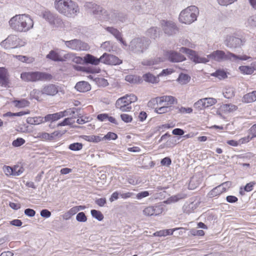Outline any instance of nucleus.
Returning <instances> with one entry per match:
<instances>
[{
    "mask_svg": "<svg viewBox=\"0 0 256 256\" xmlns=\"http://www.w3.org/2000/svg\"><path fill=\"white\" fill-rule=\"evenodd\" d=\"M208 58L218 62L230 61L238 62L240 60H246L251 58L250 56L246 55L238 56L229 51L216 50L207 56Z\"/></svg>",
    "mask_w": 256,
    "mask_h": 256,
    "instance_id": "f257e3e1",
    "label": "nucleus"
},
{
    "mask_svg": "<svg viewBox=\"0 0 256 256\" xmlns=\"http://www.w3.org/2000/svg\"><path fill=\"white\" fill-rule=\"evenodd\" d=\"M10 28L15 31L26 32L33 27L34 22L28 15H16L9 21Z\"/></svg>",
    "mask_w": 256,
    "mask_h": 256,
    "instance_id": "f03ea898",
    "label": "nucleus"
},
{
    "mask_svg": "<svg viewBox=\"0 0 256 256\" xmlns=\"http://www.w3.org/2000/svg\"><path fill=\"white\" fill-rule=\"evenodd\" d=\"M54 5L58 12L67 17H74L79 12L78 5L72 0H56Z\"/></svg>",
    "mask_w": 256,
    "mask_h": 256,
    "instance_id": "7ed1b4c3",
    "label": "nucleus"
},
{
    "mask_svg": "<svg viewBox=\"0 0 256 256\" xmlns=\"http://www.w3.org/2000/svg\"><path fill=\"white\" fill-rule=\"evenodd\" d=\"M150 43V40L144 36L134 38L128 44V51L131 54L140 56L148 48Z\"/></svg>",
    "mask_w": 256,
    "mask_h": 256,
    "instance_id": "20e7f679",
    "label": "nucleus"
},
{
    "mask_svg": "<svg viewBox=\"0 0 256 256\" xmlns=\"http://www.w3.org/2000/svg\"><path fill=\"white\" fill-rule=\"evenodd\" d=\"M198 14V8L195 6H190L180 12L178 19L182 23L190 24L197 20Z\"/></svg>",
    "mask_w": 256,
    "mask_h": 256,
    "instance_id": "39448f33",
    "label": "nucleus"
},
{
    "mask_svg": "<svg viewBox=\"0 0 256 256\" xmlns=\"http://www.w3.org/2000/svg\"><path fill=\"white\" fill-rule=\"evenodd\" d=\"M21 78L27 82L37 81H50L52 78L51 74L41 72H23L20 74Z\"/></svg>",
    "mask_w": 256,
    "mask_h": 256,
    "instance_id": "423d86ee",
    "label": "nucleus"
},
{
    "mask_svg": "<svg viewBox=\"0 0 256 256\" xmlns=\"http://www.w3.org/2000/svg\"><path fill=\"white\" fill-rule=\"evenodd\" d=\"M235 32V30L232 28H226L224 30V44L228 48H236L242 45V40L234 36Z\"/></svg>",
    "mask_w": 256,
    "mask_h": 256,
    "instance_id": "0eeeda50",
    "label": "nucleus"
},
{
    "mask_svg": "<svg viewBox=\"0 0 256 256\" xmlns=\"http://www.w3.org/2000/svg\"><path fill=\"white\" fill-rule=\"evenodd\" d=\"M105 19L114 24H120L126 22L127 16L126 14L118 10H110L108 11Z\"/></svg>",
    "mask_w": 256,
    "mask_h": 256,
    "instance_id": "6e6552de",
    "label": "nucleus"
},
{
    "mask_svg": "<svg viewBox=\"0 0 256 256\" xmlns=\"http://www.w3.org/2000/svg\"><path fill=\"white\" fill-rule=\"evenodd\" d=\"M24 42L17 36L12 34L2 41L0 45L6 49L15 48L24 46Z\"/></svg>",
    "mask_w": 256,
    "mask_h": 256,
    "instance_id": "1a4fd4ad",
    "label": "nucleus"
},
{
    "mask_svg": "<svg viewBox=\"0 0 256 256\" xmlns=\"http://www.w3.org/2000/svg\"><path fill=\"white\" fill-rule=\"evenodd\" d=\"M62 42L65 46L72 50L76 51L87 50L90 48L88 44L78 39H74L70 40H64Z\"/></svg>",
    "mask_w": 256,
    "mask_h": 256,
    "instance_id": "9d476101",
    "label": "nucleus"
},
{
    "mask_svg": "<svg viewBox=\"0 0 256 256\" xmlns=\"http://www.w3.org/2000/svg\"><path fill=\"white\" fill-rule=\"evenodd\" d=\"M160 24L164 33L168 36L176 34L179 31L178 28L172 21L162 20Z\"/></svg>",
    "mask_w": 256,
    "mask_h": 256,
    "instance_id": "9b49d317",
    "label": "nucleus"
},
{
    "mask_svg": "<svg viewBox=\"0 0 256 256\" xmlns=\"http://www.w3.org/2000/svg\"><path fill=\"white\" fill-rule=\"evenodd\" d=\"M128 94L118 98L115 104L116 108L122 112H129L132 109L130 102L128 100Z\"/></svg>",
    "mask_w": 256,
    "mask_h": 256,
    "instance_id": "f8f14e48",
    "label": "nucleus"
},
{
    "mask_svg": "<svg viewBox=\"0 0 256 256\" xmlns=\"http://www.w3.org/2000/svg\"><path fill=\"white\" fill-rule=\"evenodd\" d=\"M100 60L101 62L110 65H118L122 62L117 56L106 52L100 56Z\"/></svg>",
    "mask_w": 256,
    "mask_h": 256,
    "instance_id": "ddd939ff",
    "label": "nucleus"
},
{
    "mask_svg": "<svg viewBox=\"0 0 256 256\" xmlns=\"http://www.w3.org/2000/svg\"><path fill=\"white\" fill-rule=\"evenodd\" d=\"M162 62L160 58H154L149 59H144L142 62V64L148 66L150 70H155L160 68V64Z\"/></svg>",
    "mask_w": 256,
    "mask_h": 256,
    "instance_id": "4468645a",
    "label": "nucleus"
},
{
    "mask_svg": "<svg viewBox=\"0 0 256 256\" xmlns=\"http://www.w3.org/2000/svg\"><path fill=\"white\" fill-rule=\"evenodd\" d=\"M163 207L158 205L146 207L143 210V214L146 216H157L162 213Z\"/></svg>",
    "mask_w": 256,
    "mask_h": 256,
    "instance_id": "2eb2a0df",
    "label": "nucleus"
},
{
    "mask_svg": "<svg viewBox=\"0 0 256 256\" xmlns=\"http://www.w3.org/2000/svg\"><path fill=\"white\" fill-rule=\"evenodd\" d=\"M166 56L172 62H181L186 60L184 56L179 52L173 50L166 52Z\"/></svg>",
    "mask_w": 256,
    "mask_h": 256,
    "instance_id": "dca6fc26",
    "label": "nucleus"
},
{
    "mask_svg": "<svg viewBox=\"0 0 256 256\" xmlns=\"http://www.w3.org/2000/svg\"><path fill=\"white\" fill-rule=\"evenodd\" d=\"M58 92V86L54 84L46 85L42 88L43 94L47 96H54Z\"/></svg>",
    "mask_w": 256,
    "mask_h": 256,
    "instance_id": "f3484780",
    "label": "nucleus"
},
{
    "mask_svg": "<svg viewBox=\"0 0 256 256\" xmlns=\"http://www.w3.org/2000/svg\"><path fill=\"white\" fill-rule=\"evenodd\" d=\"M229 182H225L214 188L208 194L210 198H213L219 196L222 193L226 191L225 185H228Z\"/></svg>",
    "mask_w": 256,
    "mask_h": 256,
    "instance_id": "a211bd4d",
    "label": "nucleus"
},
{
    "mask_svg": "<svg viewBox=\"0 0 256 256\" xmlns=\"http://www.w3.org/2000/svg\"><path fill=\"white\" fill-rule=\"evenodd\" d=\"M105 30L124 46H127L126 42L122 38L121 32L117 28L112 26H107L105 28Z\"/></svg>",
    "mask_w": 256,
    "mask_h": 256,
    "instance_id": "6ab92c4d",
    "label": "nucleus"
},
{
    "mask_svg": "<svg viewBox=\"0 0 256 256\" xmlns=\"http://www.w3.org/2000/svg\"><path fill=\"white\" fill-rule=\"evenodd\" d=\"M156 100L158 104L162 105L163 103H164L166 105L168 106L174 104L175 102H176V100L174 96H168L156 98Z\"/></svg>",
    "mask_w": 256,
    "mask_h": 256,
    "instance_id": "aec40b11",
    "label": "nucleus"
},
{
    "mask_svg": "<svg viewBox=\"0 0 256 256\" xmlns=\"http://www.w3.org/2000/svg\"><path fill=\"white\" fill-rule=\"evenodd\" d=\"M132 10L134 12L140 14L144 12V3L142 0H136L132 2Z\"/></svg>",
    "mask_w": 256,
    "mask_h": 256,
    "instance_id": "412c9836",
    "label": "nucleus"
},
{
    "mask_svg": "<svg viewBox=\"0 0 256 256\" xmlns=\"http://www.w3.org/2000/svg\"><path fill=\"white\" fill-rule=\"evenodd\" d=\"M84 62L86 64L97 66L101 62V60L100 57L97 58L90 54H86L84 58Z\"/></svg>",
    "mask_w": 256,
    "mask_h": 256,
    "instance_id": "4be33fe9",
    "label": "nucleus"
},
{
    "mask_svg": "<svg viewBox=\"0 0 256 256\" xmlns=\"http://www.w3.org/2000/svg\"><path fill=\"white\" fill-rule=\"evenodd\" d=\"M199 202H192L190 203H186L183 206V210L184 212L186 214H190L194 212V210H196L198 206L200 204Z\"/></svg>",
    "mask_w": 256,
    "mask_h": 256,
    "instance_id": "5701e85b",
    "label": "nucleus"
},
{
    "mask_svg": "<svg viewBox=\"0 0 256 256\" xmlns=\"http://www.w3.org/2000/svg\"><path fill=\"white\" fill-rule=\"evenodd\" d=\"M75 88L80 92H84L90 90L91 87L88 82L82 81L76 83Z\"/></svg>",
    "mask_w": 256,
    "mask_h": 256,
    "instance_id": "b1692460",
    "label": "nucleus"
},
{
    "mask_svg": "<svg viewBox=\"0 0 256 256\" xmlns=\"http://www.w3.org/2000/svg\"><path fill=\"white\" fill-rule=\"evenodd\" d=\"M180 51L188 54L190 58L194 62H195L198 55L195 51L184 47L181 48Z\"/></svg>",
    "mask_w": 256,
    "mask_h": 256,
    "instance_id": "393cba45",
    "label": "nucleus"
},
{
    "mask_svg": "<svg viewBox=\"0 0 256 256\" xmlns=\"http://www.w3.org/2000/svg\"><path fill=\"white\" fill-rule=\"evenodd\" d=\"M242 100L246 103H250L256 100V90L244 95Z\"/></svg>",
    "mask_w": 256,
    "mask_h": 256,
    "instance_id": "a878e982",
    "label": "nucleus"
},
{
    "mask_svg": "<svg viewBox=\"0 0 256 256\" xmlns=\"http://www.w3.org/2000/svg\"><path fill=\"white\" fill-rule=\"evenodd\" d=\"M94 8L91 12L95 15L102 16L105 19L108 10H104L102 7L97 4H96V6Z\"/></svg>",
    "mask_w": 256,
    "mask_h": 256,
    "instance_id": "bb28decb",
    "label": "nucleus"
},
{
    "mask_svg": "<svg viewBox=\"0 0 256 256\" xmlns=\"http://www.w3.org/2000/svg\"><path fill=\"white\" fill-rule=\"evenodd\" d=\"M142 78L144 81L150 83H156L158 82V78L156 77L150 72L144 74Z\"/></svg>",
    "mask_w": 256,
    "mask_h": 256,
    "instance_id": "cd10ccee",
    "label": "nucleus"
},
{
    "mask_svg": "<svg viewBox=\"0 0 256 256\" xmlns=\"http://www.w3.org/2000/svg\"><path fill=\"white\" fill-rule=\"evenodd\" d=\"M221 108L224 112H232L238 109V106L232 104H224Z\"/></svg>",
    "mask_w": 256,
    "mask_h": 256,
    "instance_id": "c85d7f7f",
    "label": "nucleus"
},
{
    "mask_svg": "<svg viewBox=\"0 0 256 256\" xmlns=\"http://www.w3.org/2000/svg\"><path fill=\"white\" fill-rule=\"evenodd\" d=\"M46 58L50 59L55 62H62L63 59L54 50L50 52L49 54L46 56Z\"/></svg>",
    "mask_w": 256,
    "mask_h": 256,
    "instance_id": "c756f323",
    "label": "nucleus"
},
{
    "mask_svg": "<svg viewBox=\"0 0 256 256\" xmlns=\"http://www.w3.org/2000/svg\"><path fill=\"white\" fill-rule=\"evenodd\" d=\"M190 80L189 75L181 73L178 78V82L182 84H186L188 83Z\"/></svg>",
    "mask_w": 256,
    "mask_h": 256,
    "instance_id": "7c9ffc66",
    "label": "nucleus"
},
{
    "mask_svg": "<svg viewBox=\"0 0 256 256\" xmlns=\"http://www.w3.org/2000/svg\"><path fill=\"white\" fill-rule=\"evenodd\" d=\"M41 15L50 24L56 14H52L48 10H45L42 12Z\"/></svg>",
    "mask_w": 256,
    "mask_h": 256,
    "instance_id": "2f4dec72",
    "label": "nucleus"
},
{
    "mask_svg": "<svg viewBox=\"0 0 256 256\" xmlns=\"http://www.w3.org/2000/svg\"><path fill=\"white\" fill-rule=\"evenodd\" d=\"M211 76L216 77L220 80L224 79L227 78L226 73L223 70H216L214 72L212 73Z\"/></svg>",
    "mask_w": 256,
    "mask_h": 256,
    "instance_id": "473e14b6",
    "label": "nucleus"
},
{
    "mask_svg": "<svg viewBox=\"0 0 256 256\" xmlns=\"http://www.w3.org/2000/svg\"><path fill=\"white\" fill-rule=\"evenodd\" d=\"M147 35L152 38L155 39L159 36L158 28L156 27H152L147 31Z\"/></svg>",
    "mask_w": 256,
    "mask_h": 256,
    "instance_id": "72a5a7b5",
    "label": "nucleus"
},
{
    "mask_svg": "<svg viewBox=\"0 0 256 256\" xmlns=\"http://www.w3.org/2000/svg\"><path fill=\"white\" fill-rule=\"evenodd\" d=\"M50 24L57 28L62 27L63 24V22L60 16L56 14L52 20V22L50 23Z\"/></svg>",
    "mask_w": 256,
    "mask_h": 256,
    "instance_id": "f704fd0d",
    "label": "nucleus"
},
{
    "mask_svg": "<svg viewBox=\"0 0 256 256\" xmlns=\"http://www.w3.org/2000/svg\"><path fill=\"white\" fill-rule=\"evenodd\" d=\"M194 107L198 110H202L206 108L205 100L202 98L194 104Z\"/></svg>",
    "mask_w": 256,
    "mask_h": 256,
    "instance_id": "c9c22d12",
    "label": "nucleus"
},
{
    "mask_svg": "<svg viewBox=\"0 0 256 256\" xmlns=\"http://www.w3.org/2000/svg\"><path fill=\"white\" fill-rule=\"evenodd\" d=\"M90 213L92 216L98 221H102L104 219V216L102 214L99 210H92Z\"/></svg>",
    "mask_w": 256,
    "mask_h": 256,
    "instance_id": "e433bc0d",
    "label": "nucleus"
},
{
    "mask_svg": "<svg viewBox=\"0 0 256 256\" xmlns=\"http://www.w3.org/2000/svg\"><path fill=\"white\" fill-rule=\"evenodd\" d=\"M239 70L244 74H250L254 72V68L252 66H240Z\"/></svg>",
    "mask_w": 256,
    "mask_h": 256,
    "instance_id": "4c0bfd02",
    "label": "nucleus"
},
{
    "mask_svg": "<svg viewBox=\"0 0 256 256\" xmlns=\"http://www.w3.org/2000/svg\"><path fill=\"white\" fill-rule=\"evenodd\" d=\"M162 106L158 108H156L155 111L158 114H164L170 110L171 106H168L165 104L161 105Z\"/></svg>",
    "mask_w": 256,
    "mask_h": 256,
    "instance_id": "58836bf2",
    "label": "nucleus"
},
{
    "mask_svg": "<svg viewBox=\"0 0 256 256\" xmlns=\"http://www.w3.org/2000/svg\"><path fill=\"white\" fill-rule=\"evenodd\" d=\"M68 111L64 110V112H58L54 113L52 114V121H56L57 120L60 118H62L65 116H68Z\"/></svg>",
    "mask_w": 256,
    "mask_h": 256,
    "instance_id": "ea45409f",
    "label": "nucleus"
},
{
    "mask_svg": "<svg viewBox=\"0 0 256 256\" xmlns=\"http://www.w3.org/2000/svg\"><path fill=\"white\" fill-rule=\"evenodd\" d=\"M223 94L224 97L226 98H232L234 96V88H226L223 92Z\"/></svg>",
    "mask_w": 256,
    "mask_h": 256,
    "instance_id": "a19ab883",
    "label": "nucleus"
},
{
    "mask_svg": "<svg viewBox=\"0 0 256 256\" xmlns=\"http://www.w3.org/2000/svg\"><path fill=\"white\" fill-rule=\"evenodd\" d=\"M15 106L18 108H24L28 106L29 102L25 100H15L14 101Z\"/></svg>",
    "mask_w": 256,
    "mask_h": 256,
    "instance_id": "79ce46f5",
    "label": "nucleus"
},
{
    "mask_svg": "<svg viewBox=\"0 0 256 256\" xmlns=\"http://www.w3.org/2000/svg\"><path fill=\"white\" fill-rule=\"evenodd\" d=\"M37 137L43 140H52L54 139V136H52L48 133L45 132L38 133Z\"/></svg>",
    "mask_w": 256,
    "mask_h": 256,
    "instance_id": "37998d69",
    "label": "nucleus"
},
{
    "mask_svg": "<svg viewBox=\"0 0 256 256\" xmlns=\"http://www.w3.org/2000/svg\"><path fill=\"white\" fill-rule=\"evenodd\" d=\"M76 214V212L75 210V208L74 207L72 208L68 211L64 213L63 216V218L66 220H68L70 218Z\"/></svg>",
    "mask_w": 256,
    "mask_h": 256,
    "instance_id": "c03bdc74",
    "label": "nucleus"
},
{
    "mask_svg": "<svg viewBox=\"0 0 256 256\" xmlns=\"http://www.w3.org/2000/svg\"><path fill=\"white\" fill-rule=\"evenodd\" d=\"M74 122L72 118H65L62 122L58 124V126H70Z\"/></svg>",
    "mask_w": 256,
    "mask_h": 256,
    "instance_id": "a18cd8bd",
    "label": "nucleus"
},
{
    "mask_svg": "<svg viewBox=\"0 0 256 256\" xmlns=\"http://www.w3.org/2000/svg\"><path fill=\"white\" fill-rule=\"evenodd\" d=\"M86 140L90 142H98L102 140V138L98 136L91 135L86 136Z\"/></svg>",
    "mask_w": 256,
    "mask_h": 256,
    "instance_id": "49530a36",
    "label": "nucleus"
},
{
    "mask_svg": "<svg viewBox=\"0 0 256 256\" xmlns=\"http://www.w3.org/2000/svg\"><path fill=\"white\" fill-rule=\"evenodd\" d=\"M13 173L12 176H18L20 175L24 171L23 167L19 166H14L12 167Z\"/></svg>",
    "mask_w": 256,
    "mask_h": 256,
    "instance_id": "de8ad7c7",
    "label": "nucleus"
},
{
    "mask_svg": "<svg viewBox=\"0 0 256 256\" xmlns=\"http://www.w3.org/2000/svg\"><path fill=\"white\" fill-rule=\"evenodd\" d=\"M83 144L80 142H74L69 145L70 150L73 151H78L82 149Z\"/></svg>",
    "mask_w": 256,
    "mask_h": 256,
    "instance_id": "09e8293b",
    "label": "nucleus"
},
{
    "mask_svg": "<svg viewBox=\"0 0 256 256\" xmlns=\"http://www.w3.org/2000/svg\"><path fill=\"white\" fill-rule=\"evenodd\" d=\"M102 140H115L118 138V135L112 132H108L104 136L102 137Z\"/></svg>",
    "mask_w": 256,
    "mask_h": 256,
    "instance_id": "8fccbe9b",
    "label": "nucleus"
},
{
    "mask_svg": "<svg viewBox=\"0 0 256 256\" xmlns=\"http://www.w3.org/2000/svg\"><path fill=\"white\" fill-rule=\"evenodd\" d=\"M28 122L34 124H38L44 122V118L40 116L30 118V121H28Z\"/></svg>",
    "mask_w": 256,
    "mask_h": 256,
    "instance_id": "3c124183",
    "label": "nucleus"
},
{
    "mask_svg": "<svg viewBox=\"0 0 256 256\" xmlns=\"http://www.w3.org/2000/svg\"><path fill=\"white\" fill-rule=\"evenodd\" d=\"M204 100H205L206 108L214 105L217 102L216 100L212 98H204Z\"/></svg>",
    "mask_w": 256,
    "mask_h": 256,
    "instance_id": "603ef678",
    "label": "nucleus"
},
{
    "mask_svg": "<svg viewBox=\"0 0 256 256\" xmlns=\"http://www.w3.org/2000/svg\"><path fill=\"white\" fill-rule=\"evenodd\" d=\"M76 220L78 222H86L87 220V218L84 212H78L76 216Z\"/></svg>",
    "mask_w": 256,
    "mask_h": 256,
    "instance_id": "864d4df0",
    "label": "nucleus"
},
{
    "mask_svg": "<svg viewBox=\"0 0 256 256\" xmlns=\"http://www.w3.org/2000/svg\"><path fill=\"white\" fill-rule=\"evenodd\" d=\"M186 197V196L184 194H178L176 195L171 196L168 200L170 201L171 202H175L181 199L185 198Z\"/></svg>",
    "mask_w": 256,
    "mask_h": 256,
    "instance_id": "5fc2aeb1",
    "label": "nucleus"
},
{
    "mask_svg": "<svg viewBox=\"0 0 256 256\" xmlns=\"http://www.w3.org/2000/svg\"><path fill=\"white\" fill-rule=\"evenodd\" d=\"M25 142L26 141L24 138H18L12 142V144L14 147H18L24 144Z\"/></svg>",
    "mask_w": 256,
    "mask_h": 256,
    "instance_id": "6e6d98bb",
    "label": "nucleus"
},
{
    "mask_svg": "<svg viewBox=\"0 0 256 256\" xmlns=\"http://www.w3.org/2000/svg\"><path fill=\"white\" fill-rule=\"evenodd\" d=\"M0 80L3 84L6 83V70L2 68H0Z\"/></svg>",
    "mask_w": 256,
    "mask_h": 256,
    "instance_id": "4d7b16f0",
    "label": "nucleus"
},
{
    "mask_svg": "<svg viewBox=\"0 0 256 256\" xmlns=\"http://www.w3.org/2000/svg\"><path fill=\"white\" fill-rule=\"evenodd\" d=\"M237 0H216L218 3L222 6H228Z\"/></svg>",
    "mask_w": 256,
    "mask_h": 256,
    "instance_id": "13d9d810",
    "label": "nucleus"
},
{
    "mask_svg": "<svg viewBox=\"0 0 256 256\" xmlns=\"http://www.w3.org/2000/svg\"><path fill=\"white\" fill-rule=\"evenodd\" d=\"M246 24L248 26L252 27L256 26V16H250L247 20Z\"/></svg>",
    "mask_w": 256,
    "mask_h": 256,
    "instance_id": "bf43d9fd",
    "label": "nucleus"
},
{
    "mask_svg": "<svg viewBox=\"0 0 256 256\" xmlns=\"http://www.w3.org/2000/svg\"><path fill=\"white\" fill-rule=\"evenodd\" d=\"M120 118L122 120L126 123L130 122L132 120V117L126 114H120Z\"/></svg>",
    "mask_w": 256,
    "mask_h": 256,
    "instance_id": "052dcab7",
    "label": "nucleus"
},
{
    "mask_svg": "<svg viewBox=\"0 0 256 256\" xmlns=\"http://www.w3.org/2000/svg\"><path fill=\"white\" fill-rule=\"evenodd\" d=\"M190 235L193 236H203L204 234V232L203 230H197L194 228L191 229L190 231Z\"/></svg>",
    "mask_w": 256,
    "mask_h": 256,
    "instance_id": "680f3d73",
    "label": "nucleus"
},
{
    "mask_svg": "<svg viewBox=\"0 0 256 256\" xmlns=\"http://www.w3.org/2000/svg\"><path fill=\"white\" fill-rule=\"evenodd\" d=\"M96 4L92 2H86L84 4V8L88 10L90 12H92L94 7L96 6Z\"/></svg>",
    "mask_w": 256,
    "mask_h": 256,
    "instance_id": "e2e57ef3",
    "label": "nucleus"
},
{
    "mask_svg": "<svg viewBox=\"0 0 256 256\" xmlns=\"http://www.w3.org/2000/svg\"><path fill=\"white\" fill-rule=\"evenodd\" d=\"M150 195V193L148 191L141 192L136 195V198L138 200H141L142 198L148 196Z\"/></svg>",
    "mask_w": 256,
    "mask_h": 256,
    "instance_id": "0e129e2a",
    "label": "nucleus"
},
{
    "mask_svg": "<svg viewBox=\"0 0 256 256\" xmlns=\"http://www.w3.org/2000/svg\"><path fill=\"white\" fill-rule=\"evenodd\" d=\"M3 170L6 175L8 176H12V167L4 166L3 168Z\"/></svg>",
    "mask_w": 256,
    "mask_h": 256,
    "instance_id": "69168bd1",
    "label": "nucleus"
},
{
    "mask_svg": "<svg viewBox=\"0 0 256 256\" xmlns=\"http://www.w3.org/2000/svg\"><path fill=\"white\" fill-rule=\"evenodd\" d=\"M162 166H169L172 164V160L169 157H166L162 158L160 161Z\"/></svg>",
    "mask_w": 256,
    "mask_h": 256,
    "instance_id": "338daca9",
    "label": "nucleus"
},
{
    "mask_svg": "<svg viewBox=\"0 0 256 256\" xmlns=\"http://www.w3.org/2000/svg\"><path fill=\"white\" fill-rule=\"evenodd\" d=\"M24 213L29 217H33L36 214V211L33 209L28 208L24 210Z\"/></svg>",
    "mask_w": 256,
    "mask_h": 256,
    "instance_id": "774afa93",
    "label": "nucleus"
}]
</instances>
